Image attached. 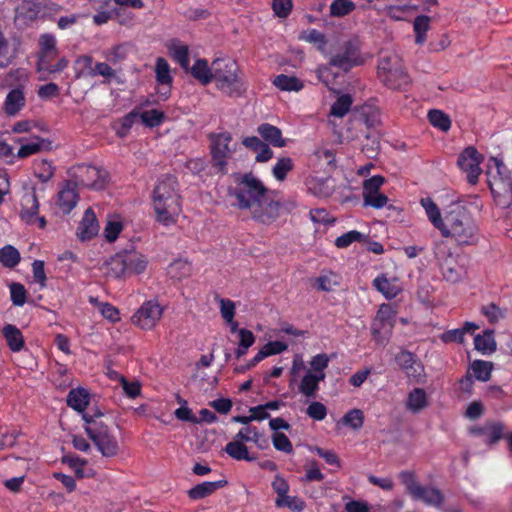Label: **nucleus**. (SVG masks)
<instances>
[{"label":"nucleus","instance_id":"f257e3e1","mask_svg":"<svg viewBox=\"0 0 512 512\" xmlns=\"http://www.w3.org/2000/svg\"><path fill=\"white\" fill-rule=\"evenodd\" d=\"M152 201L157 221L165 226L175 224L182 211L177 178L173 175L160 178L154 187Z\"/></svg>","mask_w":512,"mask_h":512},{"label":"nucleus","instance_id":"f03ea898","mask_svg":"<svg viewBox=\"0 0 512 512\" xmlns=\"http://www.w3.org/2000/svg\"><path fill=\"white\" fill-rule=\"evenodd\" d=\"M440 232L443 237H451L459 245H474L478 239V227L463 207H456L445 214Z\"/></svg>","mask_w":512,"mask_h":512},{"label":"nucleus","instance_id":"7ed1b4c3","mask_svg":"<svg viewBox=\"0 0 512 512\" xmlns=\"http://www.w3.org/2000/svg\"><path fill=\"white\" fill-rule=\"evenodd\" d=\"M377 77L380 82L392 90H406L411 83L409 74L401 66L395 55L381 56L377 66Z\"/></svg>","mask_w":512,"mask_h":512},{"label":"nucleus","instance_id":"20e7f679","mask_svg":"<svg viewBox=\"0 0 512 512\" xmlns=\"http://www.w3.org/2000/svg\"><path fill=\"white\" fill-rule=\"evenodd\" d=\"M237 186L233 195L237 199V206L250 209L265 197L268 190L263 183L252 173H245L237 179Z\"/></svg>","mask_w":512,"mask_h":512},{"label":"nucleus","instance_id":"39448f33","mask_svg":"<svg viewBox=\"0 0 512 512\" xmlns=\"http://www.w3.org/2000/svg\"><path fill=\"white\" fill-rule=\"evenodd\" d=\"M213 79L217 88L232 96L240 94L238 80V65L229 58H217L212 62Z\"/></svg>","mask_w":512,"mask_h":512},{"label":"nucleus","instance_id":"423d86ee","mask_svg":"<svg viewBox=\"0 0 512 512\" xmlns=\"http://www.w3.org/2000/svg\"><path fill=\"white\" fill-rule=\"evenodd\" d=\"M399 478L413 500L422 501L426 505L435 508H440L443 505L445 497L442 491L435 487L422 486L415 480L413 472L402 471Z\"/></svg>","mask_w":512,"mask_h":512},{"label":"nucleus","instance_id":"0eeeda50","mask_svg":"<svg viewBox=\"0 0 512 512\" xmlns=\"http://www.w3.org/2000/svg\"><path fill=\"white\" fill-rule=\"evenodd\" d=\"M84 429L104 457H114L118 454L119 445L117 439L111 433L108 425L88 421V425H85Z\"/></svg>","mask_w":512,"mask_h":512},{"label":"nucleus","instance_id":"6e6552de","mask_svg":"<svg viewBox=\"0 0 512 512\" xmlns=\"http://www.w3.org/2000/svg\"><path fill=\"white\" fill-rule=\"evenodd\" d=\"M434 254L445 281L455 284L466 276L465 266L459 263L458 257L454 256L444 243L437 244Z\"/></svg>","mask_w":512,"mask_h":512},{"label":"nucleus","instance_id":"1a4fd4ad","mask_svg":"<svg viewBox=\"0 0 512 512\" xmlns=\"http://www.w3.org/2000/svg\"><path fill=\"white\" fill-rule=\"evenodd\" d=\"M394 359L399 369L410 381L416 384L426 383L425 367L415 353L407 349H400Z\"/></svg>","mask_w":512,"mask_h":512},{"label":"nucleus","instance_id":"9d476101","mask_svg":"<svg viewBox=\"0 0 512 512\" xmlns=\"http://www.w3.org/2000/svg\"><path fill=\"white\" fill-rule=\"evenodd\" d=\"M394 322L392 308L388 304H382L371 324L372 337L378 344H384L389 340Z\"/></svg>","mask_w":512,"mask_h":512},{"label":"nucleus","instance_id":"9b49d317","mask_svg":"<svg viewBox=\"0 0 512 512\" xmlns=\"http://www.w3.org/2000/svg\"><path fill=\"white\" fill-rule=\"evenodd\" d=\"M211 142V156L213 166L221 172H226L227 159L231 154L229 147L232 141V135L229 132L211 133L209 135Z\"/></svg>","mask_w":512,"mask_h":512},{"label":"nucleus","instance_id":"f8f14e48","mask_svg":"<svg viewBox=\"0 0 512 512\" xmlns=\"http://www.w3.org/2000/svg\"><path fill=\"white\" fill-rule=\"evenodd\" d=\"M482 160L483 157L473 146L465 148L458 157L457 164L466 173L467 181L471 185H475L478 182L481 174L480 163Z\"/></svg>","mask_w":512,"mask_h":512},{"label":"nucleus","instance_id":"ddd939ff","mask_svg":"<svg viewBox=\"0 0 512 512\" xmlns=\"http://www.w3.org/2000/svg\"><path fill=\"white\" fill-rule=\"evenodd\" d=\"M162 314L163 309L159 303L155 300H149L141 305L132 316L131 321L143 330H150L157 324Z\"/></svg>","mask_w":512,"mask_h":512},{"label":"nucleus","instance_id":"4468645a","mask_svg":"<svg viewBox=\"0 0 512 512\" xmlns=\"http://www.w3.org/2000/svg\"><path fill=\"white\" fill-rule=\"evenodd\" d=\"M362 63L358 45L353 41H347L343 44L340 51L333 55L329 64L343 71H349L356 65Z\"/></svg>","mask_w":512,"mask_h":512},{"label":"nucleus","instance_id":"2eb2a0df","mask_svg":"<svg viewBox=\"0 0 512 512\" xmlns=\"http://www.w3.org/2000/svg\"><path fill=\"white\" fill-rule=\"evenodd\" d=\"M281 209L282 203L267 193L265 197L256 204L253 211V218L262 224L270 225L279 218Z\"/></svg>","mask_w":512,"mask_h":512},{"label":"nucleus","instance_id":"dca6fc26","mask_svg":"<svg viewBox=\"0 0 512 512\" xmlns=\"http://www.w3.org/2000/svg\"><path fill=\"white\" fill-rule=\"evenodd\" d=\"M78 182L93 190H102L108 182V172L93 165L79 167Z\"/></svg>","mask_w":512,"mask_h":512},{"label":"nucleus","instance_id":"f3484780","mask_svg":"<svg viewBox=\"0 0 512 512\" xmlns=\"http://www.w3.org/2000/svg\"><path fill=\"white\" fill-rule=\"evenodd\" d=\"M470 433L482 438L483 443L492 445L502 439L504 434V425L498 421H487L483 425L471 427Z\"/></svg>","mask_w":512,"mask_h":512},{"label":"nucleus","instance_id":"a211bd4d","mask_svg":"<svg viewBox=\"0 0 512 512\" xmlns=\"http://www.w3.org/2000/svg\"><path fill=\"white\" fill-rule=\"evenodd\" d=\"M98 231L99 224L96 215L91 208H88L77 227V236L80 240L87 241L95 237Z\"/></svg>","mask_w":512,"mask_h":512},{"label":"nucleus","instance_id":"6ab92c4d","mask_svg":"<svg viewBox=\"0 0 512 512\" xmlns=\"http://www.w3.org/2000/svg\"><path fill=\"white\" fill-rule=\"evenodd\" d=\"M75 186L69 181L58 192L57 206L63 214H69L78 203L79 196Z\"/></svg>","mask_w":512,"mask_h":512},{"label":"nucleus","instance_id":"aec40b11","mask_svg":"<svg viewBox=\"0 0 512 512\" xmlns=\"http://www.w3.org/2000/svg\"><path fill=\"white\" fill-rule=\"evenodd\" d=\"M39 210V202L35 192L25 193L21 199V219L27 224H34Z\"/></svg>","mask_w":512,"mask_h":512},{"label":"nucleus","instance_id":"412c9836","mask_svg":"<svg viewBox=\"0 0 512 512\" xmlns=\"http://www.w3.org/2000/svg\"><path fill=\"white\" fill-rule=\"evenodd\" d=\"M227 480L221 479L218 481H205L199 483L188 490V497L191 500H200L212 495L218 489H221L227 485Z\"/></svg>","mask_w":512,"mask_h":512},{"label":"nucleus","instance_id":"4be33fe9","mask_svg":"<svg viewBox=\"0 0 512 512\" xmlns=\"http://www.w3.org/2000/svg\"><path fill=\"white\" fill-rule=\"evenodd\" d=\"M26 104L25 94L22 87H16L7 94L3 110L8 116L18 114Z\"/></svg>","mask_w":512,"mask_h":512},{"label":"nucleus","instance_id":"5701e85b","mask_svg":"<svg viewBox=\"0 0 512 512\" xmlns=\"http://www.w3.org/2000/svg\"><path fill=\"white\" fill-rule=\"evenodd\" d=\"M66 401L70 408L83 415L90 403V394L85 388H73L69 391Z\"/></svg>","mask_w":512,"mask_h":512},{"label":"nucleus","instance_id":"b1692460","mask_svg":"<svg viewBox=\"0 0 512 512\" xmlns=\"http://www.w3.org/2000/svg\"><path fill=\"white\" fill-rule=\"evenodd\" d=\"M2 335L8 348L12 352H19L24 348L25 339L21 330L17 326L13 324L4 325L2 328Z\"/></svg>","mask_w":512,"mask_h":512},{"label":"nucleus","instance_id":"393cba45","mask_svg":"<svg viewBox=\"0 0 512 512\" xmlns=\"http://www.w3.org/2000/svg\"><path fill=\"white\" fill-rule=\"evenodd\" d=\"M224 450L231 458L237 461L244 460L247 462H252L257 459L256 454L249 453L248 448L244 444V441L236 437L233 441H230L226 444Z\"/></svg>","mask_w":512,"mask_h":512},{"label":"nucleus","instance_id":"a878e982","mask_svg":"<svg viewBox=\"0 0 512 512\" xmlns=\"http://www.w3.org/2000/svg\"><path fill=\"white\" fill-rule=\"evenodd\" d=\"M257 132L270 145L278 148L286 146V140L282 137L281 130L269 123H263L258 126Z\"/></svg>","mask_w":512,"mask_h":512},{"label":"nucleus","instance_id":"bb28decb","mask_svg":"<svg viewBox=\"0 0 512 512\" xmlns=\"http://www.w3.org/2000/svg\"><path fill=\"white\" fill-rule=\"evenodd\" d=\"M170 56L176 61L181 68L188 70L190 64L189 48L182 44L178 39H173L167 45Z\"/></svg>","mask_w":512,"mask_h":512},{"label":"nucleus","instance_id":"cd10ccee","mask_svg":"<svg viewBox=\"0 0 512 512\" xmlns=\"http://www.w3.org/2000/svg\"><path fill=\"white\" fill-rule=\"evenodd\" d=\"M156 81L158 84L167 86L165 91H159L164 99H167L170 95V86L172 84V77L170 75V66L166 59L159 57L156 61Z\"/></svg>","mask_w":512,"mask_h":512},{"label":"nucleus","instance_id":"c85d7f7f","mask_svg":"<svg viewBox=\"0 0 512 512\" xmlns=\"http://www.w3.org/2000/svg\"><path fill=\"white\" fill-rule=\"evenodd\" d=\"M236 438L244 442H254L259 449L268 447V440L255 426H245L236 434Z\"/></svg>","mask_w":512,"mask_h":512},{"label":"nucleus","instance_id":"c756f323","mask_svg":"<svg viewBox=\"0 0 512 512\" xmlns=\"http://www.w3.org/2000/svg\"><path fill=\"white\" fill-rule=\"evenodd\" d=\"M51 142L49 140L35 137L28 143H23L17 152L18 158H27L31 155H34L42 150H48L50 148Z\"/></svg>","mask_w":512,"mask_h":512},{"label":"nucleus","instance_id":"7c9ffc66","mask_svg":"<svg viewBox=\"0 0 512 512\" xmlns=\"http://www.w3.org/2000/svg\"><path fill=\"white\" fill-rule=\"evenodd\" d=\"M475 349L482 354H491L496 351L497 345L493 330H485L483 334L474 337Z\"/></svg>","mask_w":512,"mask_h":512},{"label":"nucleus","instance_id":"2f4dec72","mask_svg":"<svg viewBox=\"0 0 512 512\" xmlns=\"http://www.w3.org/2000/svg\"><path fill=\"white\" fill-rule=\"evenodd\" d=\"M373 287L389 300L397 297L401 291L385 274H380L373 280Z\"/></svg>","mask_w":512,"mask_h":512},{"label":"nucleus","instance_id":"473e14b6","mask_svg":"<svg viewBox=\"0 0 512 512\" xmlns=\"http://www.w3.org/2000/svg\"><path fill=\"white\" fill-rule=\"evenodd\" d=\"M427 405L428 399L424 389L414 388L412 391L409 392L406 401V408L409 411L417 413L424 409Z\"/></svg>","mask_w":512,"mask_h":512},{"label":"nucleus","instance_id":"72a5a7b5","mask_svg":"<svg viewBox=\"0 0 512 512\" xmlns=\"http://www.w3.org/2000/svg\"><path fill=\"white\" fill-rule=\"evenodd\" d=\"M191 74L203 85H207L213 80L212 66L209 67L206 59H197L191 67Z\"/></svg>","mask_w":512,"mask_h":512},{"label":"nucleus","instance_id":"f704fd0d","mask_svg":"<svg viewBox=\"0 0 512 512\" xmlns=\"http://www.w3.org/2000/svg\"><path fill=\"white\" fill-rule=\"evenodd\" d=\"M420 202L430 222L440 231L444 225V218L437 204L430 197L422 198Z\"/></svg>","mask_w":512,"mask_h":512},{"label":"nucleus","instance_id":"c9c22d12","mask_svg":"<svg viewBox=\"0 0 512 512\" xmlns=\"http://www.w3.org/2000/svg\"><path fill=\"white\" fill-rule=\"evenodd\" d=\"M273 84L281 91H295L298 92L303 89V82L296 76H288L286 74L277 75Z\"/></svg>","mask_w":512,"mask_h":512},{"label":"nucleus","instance_id":"e433bc0d","mask_svg":"<svg viewBox=\"0 0 512 512\" xmlns=\"http://www.w3.org/2000/svg\"><path fill=\"white\" fill-rule=\"evenodd\" d=\"M109 273L115 277H126L127 274V260L125 258V252L117 253L108 262Z\"/></svg>","mask_w":512,"mask_h":512},{"label":"nucleus","instance_id":"4c0bfd02","mask_svg":"<svg viewBox=\"0 0 512 512\" xmlns=\"http://www.w3.org/2000/svg\"><path fill=\"white\" fill-rule=\"evenodd\" d=\"M125 258L127 260V274H140L144 272L147 266V261L143 255L135 252H125Z\"/></svg>","mask_w":512,"mask_h":512},{"label":"nucleus","instance_id":"58836bf2","mask_svg":"<svg viewBox=\"0 0 512 512\" xmlns=\"http://www.w3.org/2000/svg\"><path fill=\"white\" fill-rule=\"evenodd\" d=\"M298 390L308 398H314L319 390L317 378L311 371H308L302 378Z\"/></svg>","mask_w":512,"mask_h":512},{"label":"nucleus","instance_id":"ea45409f","mask_svg":"<svg viewBox=\"0 0 512 512\" xmlns=\"http://www.w3.org/2000/svg\"><path fill=\"white\" fill-rule=\"evenodd\" d=\"M33 169L35 177L41 182H48L55 172L52 162L45 159L35 160L33 163Z\"/></svg>","mask_w":512,"mask_h":512},{"label":"nucleus","instance_id":"a19ab883","mask_svg":"<svg viewBox=\"0 0 512 512\" xmlns=\"http://www.w3.org/2000/svg\"><path fill=\"white\" fill-rule=\"evenodd\" d=\"M21 260L19 251L11 246L6 245L0 249V262L7 268H14Z\"/></svg>","mask_w":512,"mask_h":512},{"label":"nucleus","instance_id":"79ce46f5","mask_svg":"<svg viewBox=\"0 0 512 512\" xmlns=\"http://www.w3.org/2000/svg\"><path fill=\"white\" fill-rule=\"evenodd\" d=\"M507 310L491 302L481 307V313L490 324H495L506 317Z\"/></svg>","mask_w":512,"mask_h":512},{"label":"nucleus","instance_id":"37998d69","mask_svg":"<svg viewBox=\"0 0 512 512\" xmlns=\"http://www.w3.org/2000/svg\"><path fill=\"white\" fill-rule=\"evenodd\" d=\"M352 103V97L349 94H343L332 104L330 114L342 118L349 112Z\"/></svg>","mask_w":512,"mask_h":512},{"label":"nucleus","instance_id":"c03bdc74","mask_svg":"<svg viewBox=\"0 0 512 512\" xmlns=\"http://www.w3.org/2000/svg\"><path fill=\"white\" fill-rule=\"evenodd\" d=\"M40 45V58H39V70H42V65L45 64V57L56 50V39L52 34H43L39 39Z\"/></svg>","mask_w":512,"mask_h":512},{"label":"nucleus","instance_id":"a18cd8bd","mask_svg":"<svg viewBox=\"0 0 512 512\" xmlns=\"http://www.w3.org/2000/svg\"><path fill=\"white\" fill-rule=\"evenodd\" d=\"M356 9V4L350 0H333L330 4V15L333 17H344Z\"/></svg>","mask_w":512,"mask_h":512},{"label":"nucleus","instance_id":"49530a36","mask_svg":"<svg viewBox=\"0 0 512 512\" xmlns=\"http://www.w3.org/2000/svg\"><path fill=\"white\" fill-rule=\"evenodd\" d=\"M16 57V49H11L9 41L0 31V68L10 65Z\"/></svg>","mask_w":512,"mask_h":512},{"label":"nucleus","instance_id":"de8ad7c7","mask_svg":"<svg viewBox=\"0 0 512 512\" xmlns=\"http://www.w3.org/2000/svg\"><path fill=\"white\" fill-rule=\"evenodd\" d=\"M139 117H140L142 123L146 127H149V128L158 127L165 120L164 112L157 110V109H151V110L140 112Z\"/></svg>","mask_w":512,"mask_h":512},{"label":"nucleus","instance_id":"09e8293b","mask_svg":"<svg viewBox=\"0 0 512 512\" xmlns=\"http://www.w3.org/2000/svg\"><path fill=\"white\" fill-rule=\"evenodd\" d=\"M299 39L306 41L308 43L315 44L317 46V49L320 51L324 50L327 44V39L325 35L317 29H308L302 31L299 36Z\"/></svg>","mask_w":512,"mask_h":512},{"label":"nucleus","instance_id":"8fccbe9b","mask_svg":"<svg viewBox=\"0 0 512 512\" xmlns=\"http://www.w3.org/2000/svg\"><path fill=\"white\" fill-rule=\"evenodd\" d=\"M192 267L187 260L178 259L170 264L168 273L172 278L181 280L191 274Z\"/></svg>","mask_w":512,"mask_h":512},{"label":"nucleus","instance_id":"3c124183","mask_svg":"<svg viewBox=\"0 0 512 512\" xmlns=\"http://www.w3.org/2000/svg\"><path fill=\"white\" fill-rule=\"evenodd\" d=\"M277 508H288L293 512H301L306 507L305 502L297 496L285 495L282 499H275Z\"/></svg>","mask_w":512,"mask_h":512},{"label":"nucleus","instance_id":"603ef678","mask_svg":"<svg viewBox=\"0 0 512 512\" xmlns=\"http://www.w3.org/2000/svg\"><path fill=\"white\" fill-rule=\"evenodd\" d=\"M293 168L294 163L290 157H281L273 166L272 174L276 180L283 181Z\"/></svg>","mask_w":512,"mask_h":512},{"label":"nucleus","instance_id":"864d4df0","mask_svg":"<svg viewBox=\"0 0 512 512\" xmlns=\"http://www.w3.org/2000/svg\"><path fill=\"white\" fill-rule=\"evenodd\" d=\"M428 120L433 127L442 131H448L451 127L450 118L444 112L437 109L428 112Z\"/></svg>","mask_w":512,"mask_h":512},{"label":"nucleus","instance_id":"5fc2aeb1","mask_svg":"<svg viewBox=\"0 0 512 512\" xmlns=\"http://www.w3.org/2000/svg\"><path fill=\"white\" fill-rule=\"evenodd\" d=\"M471 370L477 380L487 381L491 376L492 364L484 360H475L471 364Z\"/></svg>","mask_w":512,"mask_h":512},{"label":"nucleus","instance_id":"6e6d98bb","mask_svg":"<svg viewBox=\"0 0 512 512\" xmlns=\"http://www.w3.org/2000/svg\"><path fill=\"white\" fill-rule=\"evenodd\" d=\"M430 18L426 15H419L415 18L413 29L416 36V43L421 44L425 41L426 32L429 30Z\"/></svg>","mask_w":512,"mask_h":512},{"label":"nucleus","instance_id":"4d7b16f0","mask_svg":"<svg viewBox=\"0 0 512 512\" xmlns=\"http://www.w3.org/2000/svg\"><path fill=\"white\" fill-rule=\"evenodd\" d=\"M342 423L354 430H359L364 423V414L360 409L349 410L342 418Z\"/></svg>","mask_w":512,"mask_h":512},{"label":"nucleus","instance_id":"13d9d810","mask_svg":"<svg viewBox=\"0 0 512 512\" xmlns=\"http://www.w3.org/2000/svg\"><path fill=\"white\" fill-rule=\"evenodd\" d=\"M365 237L366 236L363 233L351 230L337 237L335 240V246L341 249L347 248L354 242H361Z\"/></svg>","mask_w":512,"mask_h":512},{"label":"nucleus","instance_id":"bf43d9fd","mask_svg":"<svg viewBox=\"0 0 512 512\" xmlns=\"http://www.w3.org/2000/svg\"><path fill=\"white\" fill-rule=\"evenodd\" d=\"M10 298L14 306L22 307L26 303L27 291L23 284L13 282L9 285Z\"/></svg>","mask_w":512,"mask_h":512},{"label":"nucleus","instance_id":"052dcab7","mask_svg":"<svg viewBox=\"0 0 512 512\" xmlns=\"http://www.w3.org/2000/svg\"><path fill=\"white\" fill-rule=\"evenodd\" d=\"M412 7L410 5H390L386 8V15L395 21H404L410 14Z\"/></svg>","mask_w":512,"mask_h":512},{"label":"nucleus","instance_id":"680f3d73","mask_svg":"<svg viewBox=\"0 0 512 512\" xmlns=\"http://www.w3.org/2000/svg\"><path fill=\"white\" fill-rule=\"evenodd\" d=\"M272 443L276 450L291 454L293 452V445L290 439L282 432H275L272 435Z\"/></svg>","mask_w":512,"mask_h":512},{"label":"nucleus","instance_id":"e2e57ef3","mask_svg":"<svg viewBox=\"0 0 512 512\" xmlns=\"http://www.w3.org/2000/svg\"><path fill=\"white\" fill-rule=\"evenodd\" d=\"M491 192L495 194H508L512 196V179L510 177L506 179H494L489 182Z\"/></svg>","mask_w":512,"mask_h":512},{"label":"nucleus","instance_id":"0e129e2a","mask_svg":"<svg viewBox=\"0 0 512 512\" xmlns=\"http://www.w3.org/2000/svg\"><path fill=\"white\" fill-rule=\"evenodd\" d=\"M385 183V178L381 175H374L363 181V195L375 194L379 192L381 186Z\"/></svg>","mask_w":512,"mask_h":512},{"label":"nucleus","instance_id":"69168bd1","mask_svg":"<svg viewBox=\"0 0 512 512\" xmlns=\"http://www.w3.org/2000/svg\"><path fill=\"white\" fill-rule=\"evenodd\" d=\"M388 197L380 192L375 194L363 195L364 206L372 207L375 209H381L388 203Z\"/></svg>","mask_w":512,"mask_h":512},{"label":"nucleus","instance_id":"338daca9","mask_svg":"<svg viewBox=\"0 0 512 512\" xmlns=\"http://www.w3.org/2000/svg\"><path fill=\"white\" fill-rule=\"evenodd\" d=\"M90 74L92 76H103L105 78L104 83H110L111 79L116 77L115 71L106 62H97L91 69Z\"/></svg>","mask_w":512,"mask_h":512},{"label":"nucleus","instance_id":"774afa93","mask_svg":"<svg viewBox=\"0 0 512 512\" xmlns=\"http://www.w3.org/2000/svg\"><path fill=\"white\" fill-rule=\"evenodd\" d=\"M306 414L313 420L322 421L327 416V408L323 403L313 401L307 407Z\"/></svg>","mask_w":512,"mask_h":512}]
</instances>
